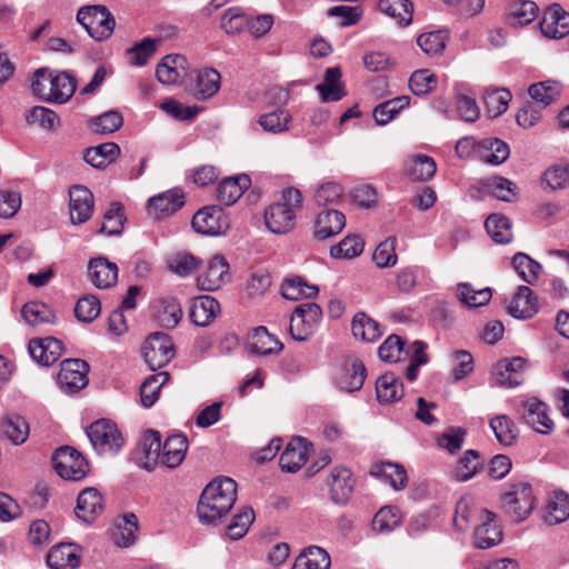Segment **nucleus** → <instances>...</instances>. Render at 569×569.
Instances as JSON below:
<instances>
[{
    "mask_svg": "<svg viewBox=\"0 0 569 569\" xmlns=\"http://www.w3.org/2000/svg\"><path fill=\"white\" fill-rule=\"evenodd\" d=\"M410 103V97L400 96L395 99L385 101L373 109V118L378 126L389 123L396 116L407 108Z\"/></svg>",
    "mask_w": 569,
    "mask_h": 569,
    "instance_id": "nucleus-51",
    "label": "nucleus"
},
{
    "mask_svg": "<svg viewBox=\"0 0 569 569\" xmlns=\"http://www.w3.org/2000/svg\"><path fill=\"white\" fill-rule=\"evenodd\" d=\"M485 460L480 457L479 452L473 449L465 451L463 456L458 460L455 476L459 481H468L479 470L482 469Z\"/></svg>",
    "mask_w": 569,
    "mask_h": 569,
    "instance_id": "nucleus-56",
    "label": "nucleus"
},
{
    "mask_svg": "<svg viewBox=\"0 0 569 569\" xmlns=\"http://www.w3.org/2000/svg\"><path fill=\"white\" fill-rule=\"evenodd\" d=\"M70 219L73 224L87 222L93 212V193L84 186H74L69 191Z\"/></svg>",
    "mask_w": 569,
    "mask_h": 569,
    "instance_id": "nucleus-13",
    "label": "nucleus"
},
{
    "mask_svg": "<svg viewBox=\"0 0 569 569\" xmlns=\"http://www.w3.org/2000/svg\"><path fill=\"white\" fill-rule=\"evenodd\" d=\"M102 497L94 488L82 490L78 497L74 512L84 522H91L102 511Z\"/></svg>",
    "mask_w": 569,
    "mask_h": 569,
    "instance_id": "nucleus-31",
    "label": "nucleus"
},
{
    "mask_svg": "<svg viewBox=\"0 0 569 569\" xmlns=\"http://www.w3.org/2000/svg\"><path fill=\"white\" fill-rule=\"evenodd\" d=\"M250 184L251 179L248 174L226 178L218 184L217 198L221 203L231 206L237 202Z\"/></svg>",
    "mask_w": 569,
    "mask_h": 569,
    "instance_id": "nucleus-28",
    "label": "nucleus"
},
{
    "mask_svg": "<svg viewBox=\"0 0 569 569\" xmlns=\"http://www.w3.org/2000/svg\"><path fill=\"white\" fill-rule=\"evenodd\" d=\"M89 365L81 359H66L57 377L61 390L68 393L77 392L88 385Z\"/></svg>",
    "mask_w": 569,
    "mask_h": 569,
    "instance_id": "nucleus-10",
    "label": "nucleus"
},
{
    "mask_svg": "<svg viewBox=\"0 0 569 569\" xmlns=\"http://www.w3.org/2000/svg\"><path fill=\"white\" fill-rule=\"evenodd\" d=\"M301 206V192L292 187L284 189L280 200L270 204L264 210L267 228L276 234L289 232L296 224V213Z\"/></svg>",
    "mask_w": 569,
    "mask_h": 569,
    "instance_id": "nucleus-2",
    "label": "nucleus"
},
{
    "mask_svg": "<svg viewBox=\"0 0 569 569\" xmlns=\"http://www.w3.org/2000/svg\"><path fill=\"white\" fill-rule=\"evenodd\" d=\"M436 171L437 164L435 160L423 154L415 157L408 167V176L417 181L429 180L435 176Z\"/></svg>",
    "mask_w": 569,
    "mask_h": 569,
    "instance_id": "nucleus-64",
    "label": "nucleus"
},
{
    "mask_svg": "<svg viewBox=\"0 0 569 569\" xmlns=\"http://www.w3.org/2000/svg\"><path fill=\"white\" fill-rule=\"evenodd\" d=\"M188 447V438L184 435L178 433L168 437L161 445V463L168 468L180 466Z\"/></svg>",
    "mask_w": 569,
    "mask_h": 569,
    "instance_id": "nucleus-27",
    "label": "nucleus"
},
{
    "mask_svg": "<svg viewBox=\"0 0 569 569\" xmlns=\"http://www.w3.org/2000/svg\"><path fill=\"white\" fill-rule=\"evenodd\" d=\"M138 531V518L134 513H127L122 518L112 532V540L114 545L122 548H128L136 542V533Z\"/></svg>",
    "mask_w": 569,
    "mask_h": 569,
    "instance_id": "nucleus-55",
    "label": "nucleus"
},
{
    "mask_svg": "<svg viewBox=\"0 0 569 569\" xmlns=\"http://www.w3.org/2000/svg\"><path fill=\"white\" fill-rule=\"evenodd\" d=\"M376 395L380 403H392L403 396V386L392 372H387L376 381Z\"/></svg>",
    "mask_w": 569,
    "mask_h": 569,
    "instance_id": "nucleus-36",
    "label": "nucleus"
},
{
    "mask_svg": "<svg viewBox=\"0 0 569 569\" xmlns=\"http://www.w3.org/2000/svg\"><path fill=\"white\" fill-rule=\"evenodd\" d=\"M485 227L495 242L501 244L511 242V221L506 216L499 213L490 214L485 222Z\"/></svg>",
    "mask_w": 569,
    "mask_h": 569,
    "instance_id": "nucleus-50",
    "label": "nucleus"
},
{
    "mask_svg": "<svg viewBox=\"0 0 569 569\" xmlns=\"http://www.w3.org/2000/svg\"><path fill=\"white\" fill-rule=\"evenodd\" d=\"M509 154V146L500 139L488 138L480 142L479 158L482 162L498 166L503 163Z\"/></svg>",
    "mask_w": 569,
    "mask_h": 569,
    "instance_id": "nucleus-41",
    "label": "nucleus"
},
{
    "mask_svg": "<svg viewBox=\"0 0 569 569\" xmlns=\"http://www.w3.org/2000/svg\"><path fill=\"white\" fill-rule=\"evenodd\" d=\"M527 360L522 357L506 358L497 362L491 381L493 386L515 388L525 381Z\"/></svg>",
    "mask_w": 569,
    "mask_h": 569,
    "instance_id": "nucleus-11",
    "label": "nucleus"
},
{
    "mask_svg": "<svg viewBox=\"0 0 569 569\" xmlns=\"http://www.w3.org/2000/svg\"><path fill=\"white\" fill-rule=\"evenodd\" d=\"M340 79L341 71L338 67L327 69L323 82L316 87L322 101H338L346 94Z\"/></svg>",
    "mask_w": 569,
    "mask_h": 569,
    "instance_id": "nucleus-39",
    "label": "nucleus"
},
{
    "mask_svg": "<svg viewBox=\"0 0 569 569\" xmlns=\"http://www.w3.org/2000/svg\"><path fill=\"white\" fill-rule=\"evenodd\" d=\"M318 292L319 288L317 286L309 284L299 276L287 278L281 284V295L287 300L310 299L315 298Z\"/></svg>",
    "mask_w": 569,
    "mask_h": 569,
    "instance_id": "nucleus-38",
    "label": "nucleus"
},
{
    "mask_svg": "<svg viewBox=\"0 0 569 569\" xmlns=\"http://www.w3.org/2000/svg\"><path fill=\"white\" fill-rule=\"evenodd\" d=\"M88 277L90 281L100 289L112 287L118 279V267L103 257L89 261Z\"/></svg>",
    "mask_w": 569,
    "mask_h": 569,
    "instance_id": "nucleus-22",
    "label": "nucleus"
},
{
    "mask_svg": "<svg viewBox=\"0 0 569 569\" xmlns=\"http://www.w3.org/2000/svg\"><path fill=\"white\" fill-rule=\"evenodd\" d=\"M492 290L489 287L477 289L470 282H460L456 286V298L466 308H479L489 303Z\"/></svg>",
    "mask_w": 569,
    "mask_h": 569,
    "instance_id": "nucleus-32",
    "label": "nucleus"
},
{
    "mask_svg": "<svg viewBox=\"0 0 569 569\" xmlns=\"http://www.w3.org/2000/svg\"><path fill=\"white\" fill-rule=\"evenodd\" d=\"M540 30L547 38L561 39L569 34V12L553 3L543 12Z\"/></svg>",
    "mask_w": 569,
    "mask_h": 569,
    "instance_id": "nucleus-14",
    "label": "nucleus"
},
{
    "mask_svg": "<svg viewBox=\"0 0 569 569\" xmlns=\"http://www.w3.org/2000/svg\"><path fill=\"white\" fill-rule=\"evenodd\" d=\"M28 349L32 359L46 367L53 365L63 352L62 342L53 337L32 339Z\"/></svg>",
    "mask_w": 569,
    "mask_h": 569,
    "instance_id": "nucleus-17",
    "label": "nucleus"
},
{
    "mask_svg": "<svg viewBox=\"0 0 569 569\" xmlns=\"http://www.w3.org/2000/svg\"><path fill=\"white\" fill-rule=\"evenodd\" d=\"M379 9L399 24L408 26L412 21L413 7L409 0H380Z\"/></svg>",
    "mask_w": 569,
    "mask_h": 569,
    "instance_id": "nucleus-58",
    "label": "nucleus"
},
{
    "mask_svg": "<svg viewBox=\"0 0 569 569\" xmlns=\"http://www.w3.org/2000/svg\"><path fill=\"white\" fill-rule=\"evenodd\" d=\"M142 352L147 365L152 371L168 365L174 356L171 339L163 332H156L151 335L144 341Z\"/></svg>",
    "mask_w": 569,
    "mask_h": 569,
    "instance_id": "nucleus-9",
    "label": "nucleus"
},
{
    "mask_svg": "<svg viewBox=\"0 0 569 569\" xmlns=\"http://www.w3.org/2000/svg\"><path fill=\"white\" fill-rule=\"evenodd\" d=\"M308 459L307 443L301 439L291 440L280 456V468L282 471L297 472Z\"/></svg>",
    "mask_w": 569,
    "mask_h": 569,
    "instance_id": "nucleus-29",
    "label": "nucleus"
},
{
    "mask_svg": "<svg viewBox=\"0 0 569 569\" xmlns=\"http://www.w3.org/2000/svg\"><path fill=\"white\" fill-rule=\"evenodd\" d=\"M502 540V530L496 522V515L490 511L482 513V519L476 525L475 545L479 549H487Z\"/></svg>",
    "mask_w": 569,
    "mask_h": 569,
    "instance_id": "nucleus-21",
    "label": "nucleus"
},
{
    "mask_svg": "<svg viewBox=\"0 0 569 569\" xmlns=\"http://www.w3.org/2000/svg\"><path fill=\"white\" fill-rule=\"evenodd\" d=\"M87 436L94 450L100 453H117L124 443L118 426L109 419H100L87 428Z\"/></svg>",
    "mask_w": 569,
    "mask_h": 569,
    "instance_id": "nucleus-6",
    "label": "nucleus"
},
{
    "mask_svg": "<svg viewBox=\"0 0 569 569\" xmlns=\"http://www.w3.org/2000/svg\"><path fill=\"white\" fill-rule=\"evenodd\" d=\"M191 224L196 232L206 236L224 233L229 227L228 219L219 206H208L198 210Z\"/></svg>",
    "mask_w": 569,
    "mask_h": 569,
    "instance_id": "nucleus-12",
    "label": "nucleus"
},
{
    "mask_svg": "<svg viewBox=\"0 0 569 569\" xmlns=\"http://www.w3.org/2000/svg\"><path fill=\"white\" fill-rule=\"evenodd\" d=\"M52 463L56 472L66 480H82L89 471L84 457L74 448L68 446L56 450Z\"/></svg>",
    "mask_w": 569,
    "mask_h": 569,
    "instance_id": "nucleus-8",
    "label": "nucleus"
},
{
    "mask_svg": "<svg viewBox=\"0 0 569 569\" xmlns=\"http://www.w3.org/2000/svg\"><path fill=\"white\" fill-rule=\"evenodd\" d=\"M31 89L40 99L63 103L72 97L76 81L67 72L53 73L49 69L42 68L34 72Z\"/></svg>",
    "mask_w": 569,
    "mask_h": 569,
    "instance_id": "nucleus-3",
    "label": "nucleus"
},
{
    "mask_svg": "<svg viewBox=\"0 0 569 569\" xmlns=\"http://www.w3.org/2000/svg\"><path fill=\"white\" fill-rule=\"evenodd\" d=\"M220 305L211 296H202L196 300L190 311V318L197 326L209 325L219 313Z\"/></svg>",
    "mask_w": 569,
    "mask_h": 569,
    "instance_id": "nucleus-44",
    "label": "nucleus"
},
{
    "mask_svg": "<svg viewBox=\"0 0 569 569\" xmlns=\"http://www.w3.org/2000/svg\"><path fill=\"white\" fill-rule=\"evenodd\" d=\"M489 512L481 508L471 496H463L456 505L453 522L459 530L465 531L471 526H476L482 519V513Z\"/></svg>",
    "mask_w": 569,
    "mask_h": 569,
    "instance_id": "nucleus-19",
    "label": "nucleus"
},
{
    "mask_svg": "<svg viewBox=\"0 0 569 569\" xmlns=\"http://www.w3.org/2000/svg\"><path fill=\"white\" fill-rule=\"evenodd\" d=\"M371 476L388 482L395 490L405 488L407 473L402 466L391 462H380L372 466Z\"/></svg>",
    "mask_w": 569,
    "mask_h": 569,
    "instance_id": "nucleus-42",
    "label": "nucleus"
},
{
    "mask_svg": "<svg viewBox=\"0 0 569 569\" xmlns=\"http://www.w3.org/2000/svg\"><path fill=\"white\" fill-rule=\"evenodd\" d=\"M120 154V147L114 142L101 143L87 149L84 160L97 169H103L113 162Z\"/></svg>",
    "mask_w": 569,
    "mask_h": 569,
    "instance_id": "nucleus-40",
    "label": "nucleus"
},
{
    "mask_svg": "<svg viewBox=\"0 0 569 569\" xmlns=\"http://www.w3.org/2000/svg\"><path fill=\"white\" fill-rule=\"evenodd\" d=\"M230 280L229 263L222 256H214L208 262L206 271L198 277L201 290L214 291Z\"/></svg>",
    "mask_w": 569,
    "mask_h": 569,
    "instance_id": "nucleus-15",
    "label": "nucleus"
},
{
    "mask_svg": "<svg viewBox=\"0 0 569 569\" xmlns=\"http://www.w3.org/2000/svg\"><path fill=\"white\" fill-rule=\"evenodd\" d=\"M77 21L97 41L108 39L116 26L113 16L104 6H87L79 9Z\"/></svg>",
    "mask_w": 569,
    "mask_h": 569,
    "instance_id": "nucleus-5",
    "label": "nucleus"
},
{
    "mask_svg": "<svg viewBox=\"0 0 569 569\" xmlns=\"http://www.w3.org/2000/svg\"><path fill=\"white\" fill-rule=\"evenodd\" d=\"M167 263L171 272L186 278L198 270L201 260L189 252H177L168 259Z\"/></svg>",
    "mask_w": 569,
    "mask_h": 569,
    "instance_id": "nucleus-59",
    "label": "nucleus"
},
{
    "mask_svg": "<svg viewBox=\"0 0 569 569\" xmlns=\"http://www.w3.org/2000/svg\"><path fill=\"white\" fill-rule=\"evenodd\" d=\"M363 248V240L359 236L349 234L330 248V254L336 259H352L360 256Z\"/></svg>",
    "mask_w": 569,
    "mask_h": 569,
    "instance_id": "nucleus-62",
    "label": "nucleus"
},
{
    "mask_svg": "<svg viewBox=\"0 0 569 569\" xmlns=\"http://www.w3.org/2000/svg\"><path fill=\"white\" fill-rule=\"evenodd\" d=\"M508 21L512 26H527L539 14V7L532 0L512 1L507 9Z\"/></svg>",
    "mask_w": 569,
    "mask_h": 569,
    "instance_id": "nucleus-37",
    "label": "nucleus"
},
{
    "mask_svg": "<svg viewBox=\"0 0 569 569\" xmlns=\"http://www.w3.org/2000/svg\"><path fill=\"white\" fill-rule=\"evenodd\" d=\"M47 563L52 569H74L80 563V557L73 545L60 543L48 552Z\"/></svg>",
    "mask_w": 569,
    "mask_h": 569,
    "instance_id": "nucleus-33",
    "label": "nucleus"
},
{
    "mask_svg": "<svg viewBox=\"0 0 569 569\" xmlns=\"http://www.w3.org/2000/svg\"><path fill=\"white\" fill-rule=\"evenodd\" d=\"M512 266L517 273L527 283H533L541 271V264L523 252H518L512 258Z\"/></svg>",
    "mask_w": 569,
    "mask_h": 569,
    "instance_id": "nucleus-63",
    "label": "nucleus"
},
{
    "mask_svg": "<svg viewBox=\"0 0 569 569\" xmlns=\"http://www.w3.org/2000/svg\"><path fill=\"white\" fill-rule=\"evenodd\" d=\"M187 59L182 54H168L157 66V79L163 84H173L187 69Z\"/></svg>",
    "mask_w": 569,
    "mask_h": 569,
    "instance_id": "nucleus-30",
    "label": "nucleus"
},
{
    "mask_svg": "<svg viewBox=\"0 0 569 569\" xmlns=\"http://www.w3.org/2000/svg\"><path fill=\"white\" fill-rule=\"evenodd\" d=\"M485 188L497 199L513 202L518 198V187L511 180L495 176L483 182Z\"/></svg>",
    "mask_w": 569,
    "mask_h": 569,
    "instance_id": "nucleus-54",
    "label": "nucleus"
},
{
    "mask_svg": "<svg viewBox=\"0 0 569 569\" xmlns=\"http://www.w3.org/2000/svg\"><path fill=\"white\" fill-rule=\"evenodd\" d=\"M137 453L140 466L147 471H153L161 462V435L154 430H148L139 443Z\"/></svg>",
    "mask_w": 569,
    "mask_h": 569,
    "instance_id": "nucleus-18",
    "label": "nucleus"
},
{
    "mask_svg": "<svg viewBox=\"0 0 569 569\" xmlns=\"http://www.w3.org/2000/svg\"><path fill=\"white\" fill-rule=\"evenodd\" d=\"M21 316L32 327L47 323L52 325L57 320L54 311L41 301L27 302L22 307Z\"/></svg>",
    "mask_w": 569,
    "mask_h": 569,
    "instance_id": "nucleus-43",
    "label": "nucleus"
},
{
    "mask_svg": "<svg viewBox=\"0 0 569 569\" xmlns=\"http://www.w3.org/2000/svg\"><path fill=\"white\" fill-rule=\"evenodd\" d=\"M511 92L503 88L486 89L483 92V102L486 112L490 118L501 116L511 101Z\"/></svg>",
    "mask_w": 569,
    "mask_h": 569,
    "instance_id": "nucleus-48",
    "label": "nucleus"
},
{
    "mask_svg": "<svg viewBox=\"0 0 569 569\" xmlns=\"http://www.w3.org/2000/svg\"><path fill=\"white\" fill-rule=\"evenodd\" d=\"M561 91L562 86L552 80L533 83L528 89L530 98L542 108L556 102L560 98Z\"/></svg>",
    "mask_w": 569,
    "mask_h": 569,
    "instance_id": "nucleus-45",
    "label": "nucleus"
},
{
    "mask_svg": "<svg viewBox=\"0 0 569 569\" xmlns=\"http://www.w3.org/2000/svg\"><path fill=\"white\" fill-rule=\"evenodd\" d=\"M221 76L212 68L200 70L196 77V96L207 99L214 96L220 89Z\"/></svg>",
    "mask_w": 569,
    "mask_h": 569,
    "instance_id": "nucleus-53",
    "label": "nucleus"
},
{
    "mask_svg": "<svg viewBox=\"0 0 569 569\" xmlns=\"http://www.w3.org/2000/svg\"><path fill=\"white\" fill-rule=\"evenodd\" d=\"M497 440L503 446H511L517 438V427L515 422L506 415H499L490 420Z\"/></svg>",
    "mask_w": 569,
    "mask_h": 569,
    "instance_id": "nucleus-61",
    "label": "nucleus"
},
{
    "mask_svg": "<svg viewBox=\"0 0 569 569\" xmlns=\"http://www.w3.org/2000/svg\"><path fill=\"white\" fill-rule=\"evenodd\" d=\"M184 204L183 192L172 189L149 199L148 211L159 219L174 213Z\"/></svg>",
    "mask_w": 569,
    "mask_h": 569,
    "instance_id": "nucleus-23",
    "label": "nucleus"
},
{
    "mask_svg": "<svg viewBox=\"0 0 569 569\" xmlns=\"http://www.w3.org/2000/svg\"><path fill=\"white\" fill-rule=\"evenodd\" d=\"M237 499V483L223 477L212 480L203 489L197 513L201 523L217 525L231 510Z\"/></svg>",
    "mask_w": 569,
    "mask_h": 569,
    "instance_id": "nucleus-1",
    "label": "nucleus"
},
{
    "mask_svg": "<svg viewBox=\"0 0 569 569\" xmlns=\"http://www.w3.org/2000/svg\"><path fill=\"white\" fill-rule=\"evenodd\" d=\"M365 379V365L359 359H352L337 376L336 385L342 391L355 392L362 388Z\"/></svg>",
    "mask_w": 569,
    "mask_h": 569,
    "instance_id": "nucleus-25",
    "label": "nucleus"
},
{
    "mask_svg": "<svg viewBox=\"0 0 569 569\" xmlns=\"http://www.w3.org/2000/svg\"><path fill=\"white\" fill-rule=\"evenodd\" d=\"M541 183L550 191L569 188V164L557 163L548 167L542 173Z\"/></svg>",
    "mask_w": 569,
    "mask_h": 569,
    "instance_id": "nucleus-57",
    "label": "nucleus"
},
{
    "mask_svg": "<svg viewBox=\"0 0 569 569\" xmlns=\"http://www.w3.org/2000/svg\"><path fill=\"white\" fill-rule=\"evenodd\" d=\"M346 226L345 214L336 209H326L318 213L315 236L318 240L329 239L342 231Z\"/></svg>",
    "mask_w": 569,
    "mask_h": 569,
    "instance_id": "nucleus-24",
    "label": "nucleus"
},
{
    "mask_svg": "<svg viewBox=\"0 0 569 569\" xmlns=\"http://www.w3.org/2000/svg\"><path fill=\"white\" fill-rule=\"evenodd\" d=\"M322 318L320 306L306 302L296 307L289 325V332L297 341H305L313 333Z\"/></svg>",
    "mask_w": 569,
    "mask_h": 569,
    "instance_id": "nucleus-7",
    "label": "nucleus"
},
{
    "mask_svg": "<svg viewBox=\"0 0 569 569\" xmlns=\"http://www.w3.org/2000/svg\"><path fill=\"white\" fill-rule=\"evenodd\" d=\"M351 329L355 338L365 342H375L382 335L380 325L368 317L365 312H358L355 315Z\"/></svg>",
    "mask_w": 569,
    "mask_h": 569,
    "instance_id": "nucleus-46",
    "label": "nucleus"
},
{
    "mask_svg": "<svg viewBox=\"0 0 569 569\" xmlns=\"http://www.w3.org/2000/svg\"><path fill=\"white\" fill-rule=\"evenodd\" d=\"M250 350L257 355H273L282 350L283 345L266 327H258L248 338Z\"/></svg>",
    "mask_w": 569,
    "mask_h": 569,
    "instance_id": "nucleus-34",
    "label": "nucleus"
},
{
    "mask_svg": "<svg viewBox=\"0 0 569 569\" xmlns=\"http://www.w3.org/2000/svg\"><path fill=\"white\" fill-rule=\"evenodd\" d=\"M569 518V495L563 491H556L547 505L545 520L549 525H557Z\"/></svg>",
    "mask_w": 569,
    "mask_h": 569,
    "instance_id": "nucleus-52",
    "label": "nucleus"
},
{
    "mask_svg": "<svg viewBox=\"0 0 569 569\" xmlns=\"http://www.w3.org/2000/svg\"><path fill=\"white\" fill-rule=\"evenodd\" d=\"M502 511L515 522L525 521L536 508V497L530 483H510L501 495Z\"/></svg>",
    "mask_w": 569,
    "mask_h": 569,
    "instance_id": "nucleus-4",
    "label": "nucleus"
},
{
    "mask_svg": "<svg viewBox=\"0 0 569 569\" xmlns=\"http://www.w3.org/2000/svg\"><path fill=\"white\" fill-rule=\"evenodd\" d=\"M330 565V556L323 548L310 546L296 558L291 569H329Z\"/></svg>",
    "mask_w": 569,
    "mask_h": 569,
    "instance_id": "nucleus-35",
    "label": "nucleus"
},
{
    "mask_svg": "<svg viewBox=\"0 0 569 569\" xmlns=\"http://www.w3.org/2000/svg\"><path fill=\"white\" fill-rule=\"evenodd\" d=\"M523 419L535 431L542 435L551 433L555 428L548 406L536 398L528 399L523 403Z\"/></svg>",
    "mask_w": 569,
    "mask_h": 569,
    "instance_id": "nucleus-16",
    "label": "nucleus"
},
{
    "mask_svg": "<svg viewBox=\"0 0 569 569\" xmlns=\"http://www.w3.org/2000/svg\"><path fill=\"white\" fill-rule=\"evenodd\" d=\"M1 430L3 436L17 446L24 443L30 433L28 422L18 415L6 417L1 423Z\"/></svg>",
    "mask_w": 569,
    "mask_h": 569,
    "instance_id": "nucleus-47",
    "label": "nucleus"
},
{
    "mask_svg": "<svg viewBox=\"0 0 569 569\" xmlns=\"http://www.w3.org/2000/svg\"><path fill=\"white\" fill-rule=\"evenodd\" d=\"M508 312L515 318L528 319L538 312V298L527 286H520L508 306Z\"/></svg>",
    "mask_w": 569,
    "mask_h": 569,
    "instance_id": "nucleus-26",
    "label": "nucleus"
},
{
    "mask_svg": "<svg viewBox=\"0 0 569 569\" xmlns=\"http://www.w3.org/2000/svg\"><path fill=\"white\" fill-rule=\"evenodd\" d=\"M169 378L170 375L167 371H161L146 378L140 387V400L144 408L153 406L159 398L160 389L169 381Z\"/></svg>",
    "mask_w": 569,
    "mask_h": 569,
    "instance_id": "nucleus-49",
    "label": "nucleus"
},
{
    "mask_svg": "<svg viewBox=\"0 0 569 569\" xmlns=\"http://www.w3.org/2000/svg\"><path fill=\"white\" fill-rule=\"evenodd\" d=\"M355 483L356 480L348 468H335L328 478L332 501L336 503L347 502L353 491Z\"/></svg>",
    "mask_w": 569,
    "mask_h": 569,
    "instance_id": "nucleus-20",
    "label": "nucleus"
},
{
    "mask_svg": "<svg viewBox=\"0 0 569 569\" xmlns=\"http://www.w3.org/2000/svg\"><path fill=\"white\" fill-rule=\"evenodd\" d=\"M182 318V309L176 298L168 297L159 300L158 319L162 327L174 328Z\"/></svg>",
    "mask_w": 569,
    "mask_h": 569,
    "instance_id": "nucleus-60",
    "label": "nucleus"
}]
</instances>
